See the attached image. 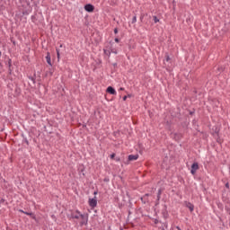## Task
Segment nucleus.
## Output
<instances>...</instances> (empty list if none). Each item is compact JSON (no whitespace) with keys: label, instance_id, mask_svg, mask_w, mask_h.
Wrapping results in <instances>:
<instances>
[{"label":"nucleus","instance_id":"1","mask_svg":"<svg viewBox=\"0 0 230 230\" xmlns=\"http://www.w3.org/2000/svg\"><path fill=\"white\" fill-rule=\"evenodd\" d=\"M66 217L68 218H74V219H81V222H79V225L81 226H87L89 221V215L88 214H82L78 209H75V211L70 212Z\"/></svg>","mask_w":230,"mask_h":230},{"label":"nucleus","instance_id":"2","mask_svg":"<svg viewBox=\"0 0 230 230\" xmlns=\"http://www.w3.org/2000/svg\"><path fill=\"white\" fill-rule=\"evenodd\" d=\"M199 169V165L198 163L192 164V165L190 167V173L193 175L196 174V172Z\"/></svg>","mask_w":230,"mask_h":230},{"label":"nucleus","instance_id":"3","mask_svg":"<svg viewBox=\"0 0 230 230\" xmlns=\"http://www.w3.org/2000/svg\"><path fill=\"white\" fill-rule=\"evenodd\" d=\"M84 10L88 13H93L94 11V5H92V4H86V5H84Z\"/></svg>","mask_w":230,"mask_h":230},{"label":"nucleus","instance_id":"4","mask_svg":"<svg viewBox=\"0 0 230 230\" xmlns=\"http://www.w3.org/2000/svg\"><path fill=\"white\" fill-rule=\"evenodd\" d=\"M88 205H90V207H92V208H95L97 206L96 197L93 199H88Z\"/></svg>","mask_w":230,"mask_h":230},{"label":"nucleus","instance_id":"5","mask_svg":"<svg viewBox=\"0 0 230 230\" xmlns=\"http://www.w3.org/2000/svg\"><path fill=\"white\" fill-rule=\"evenodd\" d=\"M106 93H108L111 95H117L116 90L111 86H110V87H108V89H106Z\"/></svg>","mask_w":230,"mask_h":230},{"label":"nucleus","instance_id":"6","mask_svg":"<svg viewBox=\"0 0 230 230\" xmlns=\"http://www.w3.org/2000/svg\"><path fill=\"white\" fill-rule=\"evenodd\" d=\"M108 49H110V51L115 55L118 54V49L116 47H114L112 44L108 47Z\"/></svg>","mask_w":230,"mask_h":230},{"label":"nucleus","instance_id":"7","mask_svg":"<svg viewBox=\"0 0 230 230\" xmlns=\"http://www.w3.org/2000/svg\"><path fill=\"white\" fill-rule=\"evenodd\" d=\"M138 157H139L138 155H128V160L129 161H136V160L138 159Z\"/></svg>","mask_w":230,"mask_h":230},{"label":"nucleus","instance_id":"8","mask_svg":"<svg viewBox=\"0 0 230 230\" xmlns=\"http://www.w3.org/2000/svg\"><path fill=\"white\" fill-rule=\"evenodd\" d=\"M47 62L48 64L52 66V63H51V56L49 53H48L47 57H46Z\"/></svg>","mask_w":230,"mask_h":230},{"label":"nucleus","instance_id":"9","mask_svg":"<svg viewBox=\"0 0 230 230\" xmlns=\"http://www.w3.org/2000/svg\"><path fill=\"white\" fill-rule=\"evenodd\" d=\"M186 207L190 209V212L194 211V205H192L191 203H187Z\"/></svg>","mask_w":230,"mask_h":230},{"label":"nucleus","instance_id":"10","mask_svg":"<svg viewBox=\"0 0 230 230\" xmlns=\"http://www.w3.org/2000/svg\"><path fill=\"white\" fill-rule=\"evenodd\" d=\"M111 53L112 52L111 51V49L109 48H108V49H104V54H106V56L110 57Z\"/></svg>","mask_w":230,"mask_h":230},{"label":"nucleus","instance_id":"11","mask_svg":"<svg viewBox=\"0 0 230 230\" xmlns=\"http://www.w3.org/2000/svg\"><path fill=\"white\" fill-rule=\"evenodd\" d=\"M153 20H154V22H155V23H157V22H160V21H159V18H157V16H153Z\"/></svg>","mask_w":230,"mask_h":230},{"label":"nucleus","instance_id":"12","mask_svg":"<svg viewBox=\"0 0 230 230\" xmlns=\"http://www.w3.org/2000/svg\"><path fill=\"white\" fill-rule=\"evenodd\" d=\"M135 22H137V16H133L132 18V23H135Z\"/></svg>","mask_w":230,"mask_h":230},{"label":"nucleus","instance_id":"13","mask_svg":"<svg viewBox=\"0 0 230 230\" xmlns=\"http://www.w3.org/2000/svg\"><path fill=\"white\" fill-rule=\"evenodd\" d=\"M57 54H58V58L59 59L60 58V52H59L58 49L57 50Z\"/></svg>","mask_w":230,"mask_h":230},{"label":"nucleus","instance_id":"14","mask_svg":"<svg viewBox=\"0 0 230 230\" xmlns=\"http://www.w3.org/2000/svg\"><path fill=\"white\" fill-rule=\"evenodd\" d=\"M170 59H171L170 57L166 56V58H165L166 62L170 61Z\"/></svg>","mask_w":230,"mask_h":230},{"label":"nucleus","instance_id":"15","mask_svg":"<svg viewBox=\"0 0 230 230\" xmlns=\"http://www.w3.org/2000/svg\"><path fill=\"white\" fill-rule=\"evenodd\" d=\"M113 32H115V34H118V32H119L118 29H115V31H113Z\"/></svg>","mask_w":230,"mask_h":230},{"label":"nucleus","instance_id":"16","mask_svg":"<svg viewBox=\"0 0 230 230\" xmlns=\"http://www.w3.org/2000/svg\"><path fill=\"white\" fill-rule=\"evenodd\" d=\"M127 99H128V96H124V97L122 98L123 101H127Z\"/></svg>","mask_w":230,"mask_h":230},{"label":"nucleus","instance_id":"17","mask_svg":"<svg viewBox=\"0 0 230 230\" xmlns=\"http://www.w3.org/2000/svg\"><path fill=\"white\" fill-rule=\"evenodd\" d=\"M115 42L119 43V39H115Z\"/></svg>","mask_w":230,"mask_h":230},{"label":"nucleus","instance_id":"18","mask_svg":"<svg viewBox=\"0 0 230 230\" xmlns=\"http://www.w3.org/2000/svg\"><path fill=\"white\" fill-rule=\"evenodd\" d=\"M111 159H113L115 157V154L111 155Z\"/></svg>","mask_w":230,"mask_h":230},{"label":"nucleus","instance_id":"19","mask_svg":"<svg viewBox=\"0 0 230 230\" xmlns=\"http://www.w3.org/2000/svg\"><path fill=\"white\" fill-rule=\"evenodd\" d=\"M226 188H229V183H226Z\"/></svg>","mask_w":230,"mask_h":230},{"label":"nucleus","instance_id":"20","mask_svg":"<svg viewBox=\"0 0 230 230\" xmlns=\"http://www.w3.org/2000/svg\"><path fill=\"white\" fill-rule=\"evenodd\" d=\"M119 91H124V88H119Z\"/></svg>","mask_w":230,"mask_h":230},{"label":"nucleus","instance_id":"21","mask_svg":"<svg viewBox=\"0 0 230 230\" xmlns=\"http://www.w3.org/2000/svg\"><path fill=\"white\" fill-rule=\"evenodd\" d=\"M178 230H181L179 226L176 227Z\"/></svg>","mask_w":230,"mask_h":230},{"label":"nucleus","instance_id":"22","mask_svg":"<svg viewBox=\"0 0 230 230\" xmlns=\"http://www.w3.org/2000/svg\"><path fill=\"white\" fill-rule=\"evenodd\" d=\"M27 215H31V213H26Z\"/></svg>","mask_w":230,"mask_h":230},{"label":"nucleus","instance_id":"23","mask_svg":"<svg viewBox=\"0 0 230 230\" xmlns=\"http://www.w3.org/2000/svg\"><path fill=\"white\" fill-rule=\"evenodd\" d=\"M2 55L1 51H0V56Z\"/></svg>","mask_w":230,"mask_h":230}]
</instances>
